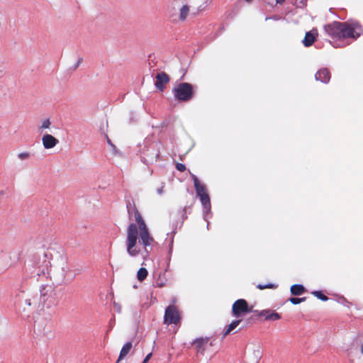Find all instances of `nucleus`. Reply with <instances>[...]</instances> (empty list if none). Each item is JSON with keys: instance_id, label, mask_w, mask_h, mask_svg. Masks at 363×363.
Returning <instances> with one entry per match:
<instances>
[{"instance_id": "obj_1", "label": "nucleus", "mask_w": 363, "mask_h": 363, "mask_svg": "<svg viewBox=\"0 0 363 363\" xmlns=\"http://www.w3.org/2000/svg\"><path fill=\"white\" fill-rule=\"evenodd\" d=\"M136 223H130L126 231L125 245L128 254L135 257L142 253V248L147 253V247L153 242L147 225L138 212L135 213Z\"/></svg>"}, {"instance_id": "obj_2", "label": "nucleus", "mask_w": 363, "mask_h": 363, "mask_svg": "<svg viewBox=\"0 0 363 363\" xmlns=\"http://www.w3.org/2000/svg\"><path fill=\"white\" fill-rule=\"evenodd\" d=\"M325 30L332 38L339 39L346 38H357L362 33V27L356 22H334L326 26Z\"/></svg>"}, {"instance_id": "obj_3", "label": "nucleus", "mask_w": 363, "mask_h": 363, "mask_svg": "<svg viewBox=\"0 0 363 363\" xmlns=\"http://www.w3.org/2000/svg\"><path fill=\"white\" fill-rule=\"evenodd\" d=\"M172 5L176 9V20L184 23L194 13V0H172Z\"/></svg>"}, {"instance_id": "obj_4", "label": "nucleus", "mask_w": 363, "mask_h": 363, "mask_svg": "<svg viewBox=\"0 0 363 363\" xmlns=\"http://www.w3.org/2000/svg\"><path fill=\"white\" fill-rule=\"evenodd\" d=\"M262 355V346L257 342H249L245 351L246 363H258Z\"/></svg>"}, {"instance_id": "obj_5", "label": "nucleus", "mask_w": 363, "mask_h": 363, "mask_svg": "<svg viewBox=\"0 0 363 363\" xmlns=\"http://www.w3.org/2000/svg\"><path fill=\"white\" fill-rule=\"evenodd\" d=\"M191 177L194 180L196 194L200 198V200L206 211L208 212L211 208V204L210 199L208 194L206 193V188L203 185L200 184L198 178L194 174H191Z\"/></svg>"}, {"instance_id": "obj_6", "label": "nucleus", "mask_w": 363, "mask_h": 363, "mask_svg": "<svg viewBox=\"0 0 363 363\" xmlns=\"http://www.w3.org/2000/svg\"><path fill=\"white\" fill-rule=\"evenodd\" d=\"M174 94L179 101H187L192 96V86L188 83H182L174 89Z\"/></svg>"}, {"instance_id": "obj_7", "label": "nucleus", "mask_w": 363, "mask_h": 363, "mask_svg": "<svg viewBox=\"0 0 363 363\" xmlns=\"http://www.w3.org/2000/svg\"><path fill=\"white\" fill-rule=\"evenodd\" d=\"M252 311L245 299L237 300L232 306V312L234 316L238 318Z\"/></svg>"}, {"instance_id": "obj_8", "label": "nucleus", "mask_w": 363, "mask_h": 363, "mask_svg": "<svg viewBox=\"0 0 363 363\" xmlns=\"http://www.w3.org/2000/svg\"><path fill=\"white\" fill-rule=\"evenodd\" d=\"M180 320V315L177 308L174 306H169L164 313V322L165 324H177Z\"/></svg>"}, {"instance_id": "obj_9", "label": "nucleus", "mask_w": 363, "mask_h": 363, "mask_svg": "<svg viewBox=\"0 0 363 363\" xmlns=\"http://www.w3.org/2000/svg\"><path fill=\"white\" fill-rule=\"evenodd\" d=\"M55 296V291L52 285L47 284L42 286L40 289V297L44 303L52 302Z\"/></svg>"}, {"instance_id": "obj_10", "label": "nucleus", "mask_w": 363, "mask_h": 363, "mask_svg": "<svg viewBox=\"0 0 363 363\" xmlns=\"http://www.w3.org/2000/svg\"><path fill=\"white\" fill-rule=\"evenodd\" d=\"M42 143L45 149H52L55 147L58 143L59 140L50 134H44L42 137Z\"/></svg>"}, {"instance_id": "obj_11", "label": "nucleus", "mask_w": 363, "mask_h": 363, "mask_svg": "<svg viewBox=\"0 0 363 363\" xmlns=\"http://www.w3.org/2000/svg\"><path fill=\"white\" fill-rule=\"evenodd\" d=\"M169 77L164 72L157 74L156 77V82L155 83L156 87L160 90H162L164 85L169 82Z\"/></svg>"}, {"instance_id": "obj_12", "label": "nucleus", "mask_w": 363, "mask_h": 363, "mask_svg": "<svg viewBox=\"0 0 363 363\" xmlns=\"http://www.w3.org/2000/svg\"><path fill=\"white\" fill-rule=\"evenodd\" d=\"M208 338H198L194 342L197 352L203 354L206 347L208 346Z\"/></svg>"}, {"instance_id": "obj_13", "label": "nucleus", "mask_w": 363, "mask_h": 363, "mask_svg": "<svg viewBox=\"0 0 363 363\" xmlns=\"http://www.w3.org/2000/svg\"><path fill=\"white\" fill-rule=\"evenodd\" d=\"M259 315L264 317L267 320H277L281 318L279 313L275 312H271L268 310H263L259 313Z\"/></svg>"}, {"instance_id": "obj_14", "label": "nucleus", "mask_w": 363, "mask_h": 363, "mask_svg": "<svg viewBox=\"0 0 363 363\" xmlns=\"http://www.w3.org/2000/svg\"><path fill=\"white\" fill-rule=\"evenodd\" d=\"M316 80L327 83L330 79L329 71L327 69H320L315 74Z\"/></svg>"}, {"instance_id": "obj_15", "label": "nucleus", "mask_w": 363, "mask_h": 363, "mask_svg": "<svg viewBox=\"0 0 363 363\" xmlns=\"http://www.w3.org/2000/svg\"><path fill=\"white\" fill-rule=\"evenodd\" d=\"M317 35V32L315 30H312L307 32L306 33L305 38L303 40V43L306 47H308L313 44L314 42L315 37Z\"/></svg>"}, {"instance_id": "obj_16", "label": "nucleus", "mask_w": 363, "mask_h": 363, "mask_svg": "<svg viewBox=\"0 0 363 363\" xmlns=\"http://www.w3.org/2000/svg\"><path fill=\"white\" fill-rule=\"evenodd\" d=\"M132 348V343L130 342H127L122 347L118 361L123 359L130 351Z\"/></svg>"}, {"instance_id": "obj_17", "label": "nucleus", "mask_w": 363, "mask_h": 363, "mask_svg": "<svg viewBox=\"0 0 363 363\" xmlns=\"http://www.w3.org/2000/svg\"><path fill=\"white\" fill-rule=\"evenodd\" d=\"M304 291V288L302 285L295 284L291 286V292L292 294L298 296L301 295Z\"/></svg>"}, {"instance_id": "obj_18", "label": "nucleus", "mask_w": 363, "mask_h": 363, "mask_svg": "<svg viewBox=\"0 0 363 363\" xmlns=\"http://www.w3.org/2000/svg\"><path fill=\"white\" fill-rule=\"evenodd\" d=\"M148 274V272L145 268L141 267L137 272V279L140 281L145 280Z\"/></svg>"}, {"instance_id": "obj_19", "label": "nucleus", "mask_w": 363, "mask_h": 363, "mask_svg": "<svg viewBox=\"0 0 363 363\" xmlns=\"http://www.w3.org/2000/svg\"><path fill=\"white\" fill-rule=\"evenodd\" d=\"M51 125L50 119H44L40 126L38 127L39 131L42 133L45 130L49 129Z\"/></svg>"}, {"instance_id": "obj_20", "label": "nucleus", "mask_w": 363, "mask_h": 363, "mask_svg": "<svg viewBox=\"0 0 363 363\" xmlns=\"http://www.w3.org/2000/svg\"><path fill=\"white\" fill-rule=\"evenodd\" d=\"M240 320H237L233 321L227 328L225 332L224 333V336L228 335L231 331H233L236 327L240 324Z\"/></svg>"}, {"instance_id": "obj_21", "label": "nucleus", "mask_w": 363, "mask_h": 363, "mask_svg": "<svg viewBox=\"0 0 363 363\" xmlns=\"http://www.w3.org/2000/svg\"><path fill=\"white\" fill-rule=\"evenodd\" d=\"M17 157L21 161L26 160L30 157V153L28 152H22L17 155Z\"/></svg>"}, {"instance_id": "obj_22", "label": "nucleus", "mask_w": 363, "mask_h": 363, "mask_svg": "<svg viewBox=\"0 0 363 363\" xmlns=\"http://www.w3.org/2000/svg\"><path fill=\"white\" fill-rule=\"evenodd\" d=\"M277 286L274 284H265V285L258 284L257 287L259 289L262 290V289H275V288H277Z\"/></svg>"}, {"instance_id": "obj_23", "label": "nucleus", "mask_w": 363, "mask_h": 363, "mask_svg": "<svg viewBox=\"0 0 363 363\" xmlns=\"http://www.w3.org/2000/svg\"><path fill=\"white\" fill-rule=\"evenodd\" d=\"M315 296L320 298L322 301H327L328 297L321 293V291H315L312 293Z\"/></svg>"}, {"instance_id": "obj_24", "label": "nucleus", "mask_w": 363, "mask_h": 363, "mask_svg": "<svg viewBox=\"0 0 363 363\" xmlns=\"http://www.w3.org/2000/svg\"><path fill=\"white\" fill-rule=\"evenodd\" d=\"M113 308H114V310H115L116 312H118V313H121V311H122V306H121V303H117V302L114 301V302L113 303Z\"/></svg>"}, {"instance_id": "obj_25", "label": "nucleus", "mask_w": 363, "mask_h": 363, "mask_svg": "<svg viewBox=\"0 0 363 363\" xmlns=\"http://www.w3.org/2000/svg\"><path fill=\"white\" fill-rule=\"evenodd\" d=\"M290 301L293 303V304H298V303H300L301 302L305 300V298H291L290 299Z\"/></svg>"}, {"instance_id": "obj_26", "label": "nucleus", "mask_w": 363, "mask_h": 363, "mask_svg": "<svg viewBox=\"0 0 363 363\" xmlns=\"http://www.w3.org/2000/svg\"><path fill=\"white\" fill-rule=\"evenodd\" d=\"M176 167L180 172H183L186 169L185 165L181 163L177 164Z\"/></svg>"}, {"instance_id": "obj_27", "label": "nucleus", "mask_w": 363, "mask_h": 363, "mask_svg": "<svg viewBox=\"0 0 363 363\" xmlns=\"http://www.w3.org/2000/svg\"><path fill=\"white\" fill-rule=\"evenodd\" d=\"M152 357V352L149 353L146 357L144 359V360L143 361L142 363H147L150 359Z\"/></svg>"}, {"instance_id": "obj_28", "label": "nucleus", "mask_w": 363, "mask_h": 363, "mask_svg": "<svg viewBox=\"0 0 363 363\" xmlns=\"http://www.w3.org/2000/svg\"><path fill=\"white\" fill-rule=\"evenodd\" d=\"M359 352L362 355H363V342L360 344L359 347Z\"/></svg>"}, {"instance_id": "obj_29", "label": "nucleus", "mask_w": 363, "mask_h": 363, "mask_svg": "<svg viewBox=\"0 0 363 363\" xmlns=\"http://www.w3.org/2000/svg\"><path fill=\"white\" fill-rule=\"evenodd\" d=\"M157 193H158L159 194H162V192H163V186H162L161 188L158 189L157 190Z\"/></svg>"}, {"instance_id": "obj_30", "label": "nucleus", "mask_w": 363, "mask_h": 363, "mask_svg": "<svg viewBox=\"0 0 363 363\" xmlns=\"http://www.w3.org/2000/svg\"><path fill=\"white\" fill-rule=\"evenodd\" d=\"M277 3H281L283 2L284 0H276Z\"/></svg>"}, {"instance_id": "obj_31", "label": "nucleus", "mask_w": 363, "mask_h": 363, "mask_svg": "<svg viewBox=\"0 0 363 363\" xmlns=\"http://www.w3.org/2000/svg\"><path fill=\"white\" fill-rule=\"evenodd\" d=\"M253 0H245L246 2L247 3H251Z\"/></svg>"}]
</instances>
